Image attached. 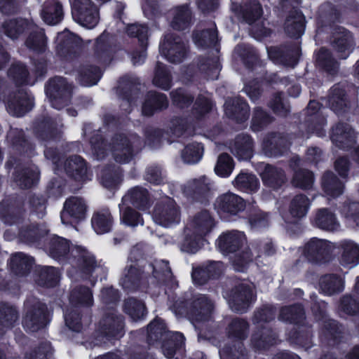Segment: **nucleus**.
<instances>
[{
    "mask_svg": "<svg viewBox=\"0 0 359 359\" xmlns=\"http://www.w3.org/2000/svg\"><path fill=\"white\" fill-rule=\"evenodd\" d=\"M90 142L93 153L98 160L104 158L109 149L114 159L119 163L130 161L135 153L142 146V141L138 136L134 134L127 136L123 133L116 134L107 144L104 142L100 130L95 132L90 137Z\"/></svg>",
    "mask_w": 359,
    "mask_h": 359,
    "instance_id": "f257e3e1",
    "label": "nucleus"
},
{
    "mask_svg": "<svg viewBox=\"0 0 359 359\" xmlns=\"http://www.w3.org/2000/svg\"><path fill=\"white\" fill-rule=\"evenodd\" d=\"M25 313L22 325L29 332H36L48 324V309L45 304L36 298L28 299L25 304Z\"/></svg>",
    "mask_w": 359,
    "mask_h": 359,
    "instance_id": "f03ea898",
    "label": "nucleus"
},
{
    "mask_svg": "<svg viewBox=\"0 0 359 359\" xmlns=\"http://www.w3.org/2000/svg\"><path fill=\"white\" fill-rule=\"evenodd\" d=\"M155 223L164 227H171L180 222V208L170 197H163L156 202L152 212Z\"/></svg>",
    "mask_w": 359,
    "mask_h": 359,
    "instance_id": "7ed1b4c3",
    "label": "nucleus"
},
{
    "mask_svg": "<svg viewBox=\"0 0 359 359\" xmlns=\"http://www.w3.org/2000/svg\"><path fill=\"white\" fill-rule=\"evenodd\" d=\"M74 20L88 29L94 28L100 20L97 7L91 0H69Z\"/></svg>",
    "mask_w": 359,
    "mask_h": 359,
    "instance_id": "20e7f679",
    "label": "nucleus"
},
{
    "mask_svg": "<svg viewBox=\"0 0 359 359\" xmlns=\"http://www.w3.org/2000/svg\"><path fill=\"white\" fill-rule=\"evenodd\" d=\"M72 86L65 79L56 76L50 79L46 93L53 107L60 109L67 105L72 97Z\"/></svg>",
    "mask_w": 359,
    "mask_h": 359,
    "instance_id": "39448f33",
    "label": "nucleus"
},
{
    "mask_svg": "<svg viewBox=\"0 0 359 359\" xmlns=\"http://www.w3.org/2000/svg\"><path fill=\"white\" fill-rule=\"evenodd\" d=\"M256 299L255 286L250 283H241L234 287L229 297L231 309L237 313H245Z\"/></svg>",
    "mask_w": 359,
    "mask_h": 359,
    "instance_id": "423d86ee",
    "label": "nucleus"
},
{
    "mask_svg": "<svg viewBox=\"0 0 359 359\" xmlns=\"http://www.w3.org/2000/svg\"><path fill=\"white\" fill-rule=\"evenodd\" d=\"M334 248V244L327 240L313 238L305 245L304 254L311 262L324 264L331 260Z\"/></svg>",
    "mask_w": 359,
    "mask_h": 359,
    "instance_id": "0eeeda50",
    "label": "nucleus"
},
{
    "mask_svg": "<svg viewBox=\"0 0 359 359\" xmlns=\"http://www.w3.org/2000/svg\"><path fill=\"white\" fill-rule=\"evenodd\" d=\"M252 249L254 252L246 248L236 255L232 261L236 271H243L246 265L252 262L254 257H260L262 254L270 256L275 252L272 243L269 241L255 242L252 244Z\"/></svg>",
    "mask_w": 359,
    "mask_h": 359,
    "instance_id": "6e6552de",
    "label": "nucleus"
},
{
    "mask_svg": "<svg viewBox=\"0 0 359 359\" xmlns=\"http://www.w3.org/2000/svg\"><path fill=\"white\" fill-rule=\"evenodd\" d=\"M161 54L172 63H180L187 55V46L178 36L168 34L160 46Z\"/></svg>",
    "mask_w": 359,
    "mask_h": 359,
    "instance_id": "1a4fd4ad",
    "label": "nucleus"
},
{
    "mask_svg": "<svg viewBox=\"0 0 359 359\" xmlns=\"http://www.w3.org/2000/svg\"><path fill=\"white\" fill-rule=\"evenodd\" d=\"M87 210L88 205L83 198L71 196L64 203L60 213L61 221L64 224L78 223L86 218Z\"/></svg>",
    "mask_w": 359,
    "mask_h": 359,
    "instance_id": "9d476101",
    "label": "nucleus"
},
{
    "mask_svg": "<svg viewBox=\"0 0 359 359\" xmlns=\"http://www.w3.org/2000/svg\"><path fill=\"white\" fill-rule=\"evenodd\" d=\"M230 9L249 25L255 22L263 15L262 6L257 0H244L242 4L231 0Z\"/></svg>",
    "mask_w": 359,
    "mask_h": 359,
    "instance_id": "9b49d317",
    "label": "nucleus"
},
{
    "mask_svg": "<svg viewBox=\"0 0 359 359\" xmlns=\"http://www.w3.org/2000/svg\"><path fill=\"white\" fill-rule=\"evenodd\" d=\"M213 310L212 302L205 295L198 294L194 297L188 315L192 321L204 322L211 318Z\"/></svg>",
    "mask_w": 359,
    "mask_h": 359,
    "instance_id": "f8f14e48",
    "label": "nucleus"
},
{
    "mask_svg": "<svg viewBox=\"0 0 359 359\" xmlns=\"http://www.w3.org/2000/svg\"><path fill=\"white\" fill-rule=\"evenodd\" d=\"M246 237L243 232L230 231L223 233L217 240V246L224 254L237 252L246 243Z\"/></svg>",
    "mask_w": 359,
    "mask_h": 359,
    "instance_id": "ddd939ff",
    "label": "nucleus"
},
{
    "mask_svg": "<svg viewBox=\"0 0 359 359\" xmlns=\"http://www.w3.org/2000/svg\"><path fill=\"white\" fill-rule=\"evenodd\" d=\"M269 57L275 62L294 67L298 61L300 50L297 46L271 47L268 49Z\"/></svg>",
    "mask_w": 359,
    "mask_h": 359,
    "instance_id": "4468645a",
    "label": "nucleus"
},
{
    "mask_svg": "<svg viewBox=\"0 0 359 359\" xmlns=\"http://www.w3.org/2000/svg\"><path fill=\"white\" fill-rule=\"evenodd\" d=\"M100 326L102 334L108 339L119 338L123 328V318L112 308L100 321Z\"/></svg>",
    "mask_w": 359,
    "mask_h": 359,
    "instance_id": "2eb2a0df",
    "label": "nucleus"
},
{
    "mask_svg": "<svg viewBox=\"0 0 359 359\" xmlns=\"http://www.w3.org/2000/svg\"><path fill=\"white\" fill-rule=\"evenodd\" d=\"M332 46L340 59H346L353 50L354 41L350 32L343 27L337 28L333 33Z\"/></svg>",
    "mask_w": 359,
    "mask_h": 359,
    "instance_id": "dca6fc26",
    "label": "nucleus"
},
{
    "mask_svg": "<svg viewBox=\"0 0 359 359\" xmlns=\"http://www.w3.org/2000/svg\"><path fill=\"white\" fill-rule=\"evenodd\" d=\"M148 273L137 265H130L124 269L120 283L126 290H135L145 282Z\"/></svg>",
    "mask_w": 359,
    "mask_h": 359,
    "instance_id": "f3484780",
    "label": "nucleus"
},
{
    "mask_svg": "<svg viewBox=\"0 0 359 359\" xmlns=\"http://www.w3.org/2000/svg\"><path fill=\"white\" fill-rule=\"evenodd\" d=\"M320 109V105L318 102L310 101L306 111V121L310 132L316 133L318 137H323L325 134L324 126L326 124V119L319 112Z\"/></svg>",
    "mask_w": 359,
    "mask_h": 359,
    "instance_id": "a211bd4d",
    "label": "nucleus"
},
{
    "mask_svg": "<svg viewBox=\"0 0 359 359\" xmlns=\"http://www.w3.org/2000/svg\"><path fill=\"white\" fill-rule=\"evenodd\" d=\"M126 32L130 36L138 38L140 42V50L133 52L132 55L133 65H140L144 61L147 57L146 46L148 28L144 25L133 24L128 26Z\"/></svg>",
    "mask_w": 359,
    "mask_h": 359,
    "instance_id": "6ab92c4d",
    "label": "nucleus"
},
{
    "mask_svg": "<svg viewBox=\"0 0 359 359\" xmlns=\"http://www.w3.org/2000/svg\"><path fill=\"white\" fill-rule=\"evenodd\" d=\"M33 100L27 92L20 90L11 95L8 100L7 109L13 116H21L31 110Z\"/></svg>",
    "mask_w": 359,
    "mask_h": 359,
    "instance_id": "aec40b11",
    "label": "nucleus"
},
{
    "mask_svg": "<svg viewBox=\"0 0 359 359\" xmlns=\"http://www.w3.org/2000/svg\"><path fill=\"white\" fill-rule=\"evenodd\" d=\"M215 226V219L207 210L197 212L186 226L187 229L203 238Z\"/></svg>",
    "mask_w": 359,
    "mask_h": 359,
    "instance_id": "412c9836",
    "label": "nucleus"
},
{
    "mask_svg": "<svg viewBox=\"0 0 359 359\" xmlns=\"http://www.w3.org/2000/svg\"><path fill=\"white\" fill-rule=\"evenodd\" d=\"M229 149L231 153L238 159L248 160L253 155L254 142L250 135L240 134L230 144Z\"/></svg>",
    "mask_w": 359,
    "mask_h": 359,
    "instance_id": "4be33fe9",
    "label": "nucleus"
},
{
    "mask_svg": "<svg viewBox=\"0 0 359 359\" xmlns=\"http://www.w3.org/2000/svg\"><path fill=\"white\" fill-rule=\"evenodd\" d=\"M210 190V180L205 175L191 179L182 187L183 193L186 196L196 200L206 196Z\"/></svg>",
    "mask_w": 359,
    "mask_h": 359,
    "instance_id": "5701e85b",
    "label": "nucleus"
},
{
    "mask_svg": "<svg viewBox=\"0 0 359 359\" xmlns=\"http://www.w3.org/2000/svg\"><path fill=\"white\" fill-rule=\"evenodd\" d=\"M215 206L224 212L236 215L245 209V203L241 196L228 192L217 198Z\"/></svg>",
    "mask_w": 359,
    "mask_h": 359,
    "instance_id": "b1692460",
    "label": "nucleus"
},
{
    "mask_svg": "<svg viewBox=\"0 0 359 359\" xmlns=\"http://www.w3.org/2000/svg\"><path fill=\"white\" fill-rule=\"evenodd\" d=\"M341 250L340 263L349 269L359 264V245L351 240L345 239L339 243Z\"/></svg>",
    "mask_w": 359,
    "mask_h": 359,
    "instance_id": "393cba45",
    "label": "nucleus"
},
{
    "mask_svg": "<svg viewBox=\"0 0 359 359\" xmlns=\"http://www.w3.org/2000/svg\"><path fill=\"white\" fill-rule=\"evenodd\" d=\"M71 253L79 272L88 275L97 267L94 256L86 249L81 247H74Z\"/></svg>",
    "mask_w": 359,
    "mask_h": 359,
    "instance_id": "a878e982",
    "label": "nucleus"
},
{
    "mask_svg": "<svg viewBox=\"0 0 359 359\" xmlns=\"http://www.w3.org/2000/svg\"><path fill=\"white\" fill-rule=\"evenodd\" d=\"M327 102L329 107L338 115L347 112L351 108V102L345 90L339 85H335L331 88Z\"/></svg>",
    "mask_w": 359,
    "mask_h": 359,
    "instance_id": "bb28decb",
    "label": "nucleus"
},
{
    "mask_svg": "<svg viewBox=\"0 0 359 359\" xmlns=\"http://www.w3.org/2000/svg\"><path fill=\"white\" fill-rule=\"evenodd\" d=\"M225 114L237 122H243L249 117V107L240 97L229 98L224 104Z\"/></svg>",
    "mask_w": 359,
    "mask_h": 359,
    "instance_id": "cd10ccee",
    "label": "nucleus"
},
{
    "mask_svg": "<svg viewBox=\"0 0 359 359\" xmlns=\"http://www.w3.org/2000/svg\"><path fill=\"white\" fill-rule=\"evenodd\" d=\"M355 132L347 123H339L333 128L332 141L339 148L346 149L355 142Z\"/></svg>",
    "mask_w": 359,
    "mask_h": 359,
    "instance_id": "c85d7f7f",
    "label": "nucleus"
},
{
    "mask_svg": "<svg viewBox=\"0 0 359 359\" xmlns=\"http://www.w3.org/2000/svg\"><path fill=\"white\" fill-rule=\"evenodd\" d=\"M313 222L315 226L327 231H335L340 227L336 215L325 208L317 210Z\"/></svg>",
    "mask_w": 359,
    "mask_h": 359,
    "instance_id": "c756f323",
    "label": "nucleus"
},
{
    "mask_svg": "<svg viewBox=\"0 0 359 359\" xmlns=\"http://www.w3.org/2000/svg\"><path fill=\"white\" fill-rule=\"evenodd\" d=\"M260 176L264 184L273 189L279 188L286 181L285 172L269 164L264 165Z\"/></svg>",
    "mask_w": 359,
    "mask_h": 359,
    "instance_id": "7c9ffc66",
    "label": "nucleus"
},
{
    "mask_svg": "<svg viewBox=\"0 0 359 359\" xmlns=\"http://www.w3.org/2000/svg\"><path fill=\"white\" fill-rule=\"evenodd\" d=\"M288 146L287 140L280 134H269L263 140V150L269 156L281 155Z\"/></svg>",
    "mask_w": 359,
    "mask_h": 359,
    "instance_id": "2f4dec72",
    "label": "nucleus"
},
{
    "mask_svg": "<svg viewBox=\"0 0 359 359\" xmlns=\"http://www.w3.org/2000/svg\"><path fill=\"white\" fill-rule=\"evenodd\" d=\"M129 204L141 210L147 209L149 206V198L147 189L136 187L129 190L122 198V205Z\"/></svg>",
    "mask_w": 359,
    "mask_h": 359,
    "instance_id": "473e14b6",
    "label": "nucleus"
},
{
    "mask_svg": "<svg viewBox=\"0 0 359 359\" xmlns=\"http://www.w3.org/2000/svg\"><path fill=\"white\" fill-rule=\"evenodd\" d=\"M168 100L166 95L156 91H149L142 105V114L145 116H151L155 111L166 109Z\"/></svg>",
    "mask_w": 359,
    "mask_h": 359,
    "instance_id": "72a5a7b5",
    "label": "nucleus"
},
{
    "mask_svg": "<svg viewBox=\"0 0 359 359\" xmlns=\"http://www.w3.org/2000/svg\"><path fill=\"white\" fill-rule=\"evenodd\" d=\"M18 319L19 313L15 307L7 303H0V338L15 326Z\"/></svg>",
    "mask_w": 359,
    "mask_h": 359,
    "instance_id": "f704fd0d",
    "label": "nucleus"
},
{
    "mask_svg": "<svg viewBox=\"0 0 359 359\" xmlns=\"http://www.w3.org/2000/svg\"><path fill=\"white\" fill-rule=\"evenodd\" d=\"M43 20L48 25H56L63 18L62 5L58 0H47L41 13Z\"/></svg>",
    "mask_w": 359,
    "mask_h": 359,
    "instance_id": "c9c22d12",
    "label": "nucleus"
},
{
    "mask_svg": "<svg viewBox=\"0 0 359 359\" xmlns=\"http://www.w3.org/2000/svg\"><path fill=\"white\" fill-rule=\"evenodd\" d=\"M29 36L25 41L26 46L37 53H43L46 49V38L43 30L34 23H31Z\"/></svg>",
    "mask_w": 359,
    "mask_h": 359,
    "instance_id": "e433bc0d",
    "label": "nucleus"
},
{
    "mask_svg": "<svg viewBox=\"0 0 359 359\" xmlns=\"http://www.w3.org/2000/svg\"><path fill=\"white\" fill-rule=\"evenodd\" d=\"M284 29L290 37L299 38L304 31V20L302 14L298 10H292L287 15Z\"/></svg>",
    "mask_w": 359,
    "mask_h": 359,
    "instance_id": "4c0bfd02",
    "label": "nucleus"
},
{
    "mask_svg": "<svg viewBox=\"0 0 359 359\" xmlns=\"http://www.w3.org/2000/svg\"><path fill=\"white\" fill-rule=\"evenodd\" d=\"M252 344L257 349H266L278 341L276 334L268 327H262L252 336Z\"/></svg>",
    "mask_w": 359,
    "mask_h": 359,
    "instance_id": "58836bf2",
    "label": "nucleus"
},
{
    "mask_svg": "<svg viewBox=\"0 0 359 359\" xmlns=\"http://www.w3.org/2000/svg\"><path fill=\"white\" fill-rule=\"evenodd\" d=\"M69 302L72 307H90L93 304V293L88 287L77 285L70 292Z\"/></svg>",
    "mask_w": 359,
    "mask_h": 359,
    "instance_id": "ea45409f",
    "label": "nucleus"
},
{
    "mask_svg": "<svg viewBox=\"0 0 359 359\" xmlns=\"http://www.w3.org/2000/svg\"><path fill=\"white\" fill-rule=\"evenodd\" d=\"M93 229L98 234L107 233L111 230L113 217L109 209L102 208L95 211L91 219Z\"/></svg>",
    "mask_w": 359,
    "mask_h": 359,
    "instance_id": "a19ab883",
    "label": "nucleus"
},
{
    "mask_svg": "<svg viewBox=\"0 0 359 359\" xmlns=\"http://www.w3.org/2000/svg\"><path fill=\"white\" fill-rule=\"evenodd\" d=\"M31 23L26 19L14 18L6 21L2 28L4 34L11 39L15 40L18 39L25 31L29 29Z\"/></svg>",
    "mask_w": 359,
    "mask_h": 359,
    "instance_id": "79ce46f5",
    "label": "nucleus"
},
{
    "mask_svg": "<svg viewBox=\"0 0 359 359\" xmlns=\"http://www.w3.org/2000/svg\"><path fill=\"white\" fill-rule=\"evenodd\" d=\"M64 168L67 174L76 180H83L87 173L85 161L79 156H69L65 162Z\"/></svg>",
    "mask_w": 359,
    "mask_h": 359,
    "instance_id": "37998d69",
    "label": "nucleus"
},
{
    "mask_svg": "<svg viewBox=\"0 0 359 359\" xmlns=\"http://www.w3.org/2000/svg\"><path fill=\"white\" fill-rule=\"evenodd\" d=\"M321 184L323 191L330 197H338L344 192V184L330 171L325 172L323 175Z\"/></svg>",
    "mask_w": 359,
    "mask_h": 359,
    "instance_id": "c03bdc74",
    "label": "nucleus"
},
{
    "mask_svg": "<svg viewBox=\"0 0 359 359\" xmlns=\"http://www.w3.org/2000/svg\"><path fill=\"white\" fill-rule=\"evenodd\" d=\"M320 291L327 295L341 292L344 289V280L335 274L322 276L319 281Z\"/></svg>",
    "mask_w": 359,
    "mask_h": 359,
    "instance_id": "a18cd8bd",
    "label": "nucleus"
},
{
    "mask_svg": "<svg viewBox=\"0 0 359 359\" xmlns=\"http://www.w3.org/2000/svg\"><path fill=\"white\" fill-rule=\"evenodd\" d=\"M310 205V200L306 196L298 194L292 198L289 212L292 218L299 219L306 215Z\"/></svg>",
    "mask_w": 359,
    "mask_h": 359,
    "instance_id": "49530a36",
    "label": "nucleus"
},
{
    "mask_svg": "<svg viewBox=\"0 0 359 359\" xmlns=\"http://www.w3.org/2000/svg\"><path fill=\"white\" fill-rule=\"evenodd\" d=\"M170 26L176 30L187 29L191 22V12L187 6H182L173 8L171 11Z\"/></svg>",
    "mask_w": 359,
    "mask_h": 359,
    "instance_id": "de8ad7c7",
    "label": "nucleus"
},
{
    "mask_svg": "<svg viewBox=\"0 0 359 359\" xmlns=\"http://www.w3.org/2000/svg\"><path fill=\"white\" fill-rule=\"evenodd\" d=\"M33 264V259L22 252H17L11 258L10 266L18 276L27 274Z\"/></svg>",
    "mask_w": 359,
    "mask_h": 359,
    "instance_id": "09e8293b",
    "label": "nucleus"
},
{
    "mask_svg": "<svg viewBox=\"0 0 359 359\" xmlns=\"http://www.w3.org/2000/svg\"><path fill=\"white\" fill-rule=\"evenodd\" d=\"M237 189L246 192H255L259 187L258 178L253 174L241 172L233 181Z\"/></svg>",
    "mask_w": 359,
    "mask_h": 359,
    "instance_id": "8fccbe9b",
    "label": "nucleus"
},
{
    "mask_svg": "<svg viewBox=\"0 0 359 359\" xmlns=\"http://www.w3.org/2000/svg\"><path fill=\"white\" fill-rule=\"evenodd\" d=\"M172 80L170 70L165 65L158 62L152 80L153 84L162 90H168L172 86Z\"/></svg>",
    "mask_w": 359,
    "mask_h": 359,
    "instance_id": "3c124183",
    "label": "nucleus"
},
{
    "mask_svg": "<svg viewBox=\"0 0 359 359\" xmlns=\"http://www.w3.org/2000/svg\"><path fill=\"white\" fill-rule=\"evenodd\" d=\"M36 282L39 285L54 287L59 281V273L52 266H41L37 270Z\"/></svg>",
    "mask_w": 359,
    "mask_h": 359,
    "instance_id": "603ef678",
    "label": "nucleus"
},
{
    "mask_svg": "<svg viewBox=\"0 0 359 359\" xmlns=\"http://www.w3.org/2000/svg\"><path fill=\"white\" fill-rule=\"evenodd\" d=\"M184 336L179 332L170 333L163 339L162 352L168 358L173 357L177 350L184 345Z\"/></svg>",
    "mask_w": 359,
    "mask_h": 359,
    "instance_id": "864d4df0",
    "label": "nucleus"
},
{
    "mask_svg": "<svg viewBox=\"0 0 359 359\" xmlns=\"http://www.w3.org/2000/svg\"><path fill=\"white\" fill-rule=\"evenodd\" d=\"M198 70L210 79H217L220 70L217 56L200 57L198 62Z\"/></svg>",
    "mask_w": 359,
    "mask_h": 359,
    "instance_id": "5fc2aeb1",
    "label": "nucleus"
},
{
    "mask_svg": "<svg viewBox=\"0 0 359 359\" xmlns=\"http://www.w3.org/2000/svg\"><path fill=\"white\" fill-rule=\"evenodd\" d=\"M39 179L37 168L32 167L18 171L14 177L17 185L22 189L32 187Z\"/></svg>",
    "mask_w": 359,
    "mask_h": 359,
    "instance_id": "6e6d98bb",
    "label": "nucleus"
},
{
    "mask_svg": "<svg viewBox=\"0 0 359 359\" xmlns=\"http://www.w3.org/2000/svg\"><path fill=\"white\" fill-rule=\"evenodd\" d=\"M249 324L242 318H234L229 323L227 328V333L230 338L241 341L246 339L248 335Z\"/></svg>",
    "mask_w": 359,
    "mask_h": 359,
    "instance_id": "4d7b16f0",
    "label": "nucleus"
},
{
    "mask_svg": "<svg viewBox=\"0 0 359 359\" xmlns=\"http://www.w3.org/2000/svg\"><path fill=\"white\" fill-rule=\"evenodd\" d=\"M101 77L99 67L89 65L82 66L79 70V81L84 86L96 84Z\"/></svg>",
    "mask_w": 359,
    "mask_h": 359,
    "instance_id": "13d9d810",
    "label": "nucleus"
},
{
    "mask_svg": "<svg viewBox=\"0 0 359 359\" xmlns=\"http://www.w3.org/2000/svg\"><path fill=\"white\" fill-rule=\"evenodd\" d=\"M203 241L201 236H198V235L185 228L184 238L180 243V249L187 253H196L201 248Z\"/></svg>",
    "mask_w": 359,
    "mask_h": 359,
    "instance_id": "bf43d9fd",
    "label": "nucleus"
},
{
    "mask_svg": "<svg viewBox=\"0 0 359 359\" xmlns=\"http://www.w3.org/2000/svg\"><path fill=\"white\" fill-rule=\"evenodd\" d=\"M108 36L104 33L97 40L95 50V57L101 63H108L112 57V49L107 43Z\"/></svg>",
    "mask_w": 359,
    "mask_h": 359,
    "instance_id": "052dcab7",
    "label": "nucleus"
},
{
    "mask_svg": "<svg viewBox=\"0 0 359 359\" xmlns=\"http://www.w3.org/2000/svg\"><path fill=\"white\" fill-rule=\"evenodd\" d=\"M124 309L134 321L143 319L147 313L145 304L135 298H130L126 301Z\"/></svg>",
    "mask_w": 359,
    "mask_h": 359,
    "instance_id": "680f3d73",
    "label": "nucleus"
},
{
    "mask_svg": "<svg viewBox=\"0 0 359 359\" xmlns=\"http://www.w3.org/2000/svg\"><path fill=\"white\" fill-rule=\"evenodd\" d=\"M8 141L17 150L28 152L32 149V145L25 140L24 133L18 128H11L7 135Z\"/></svg>",
    "mask_w": 359,
    "mask_h": 359,
    "instance_id": "e2e57ef3",
    "label": "nucleus"
},
{
    "mask_svg": "<svg viewBox=\"0 0 359 359\" xmlns=\"http://www.w3.org/2000/svg\"><path fill=\"white\" fill-rule=\"evenodd\" d=\"M194 41L198 47L206 48L216 46L217 43V33L215 27L203 30L194 34Z\"/></svg>",
    "mask_w": 359,
    "mask_h": 359,
    "instance_id": "0e129e2a",
    "label": "nucleus"
},
{
    "mask_svg": "<svg viewBox=\"0 0 359 359\" xmlns=\"http://www.w3.org/2000/svg\"><path fill=\"white\" fill-rule=\"evenodd\" d=\"M317 65L330 74H334L338 69L337 62L332 57L330 52L322 48L316 55Z\"/></svg>",
    "mask_w": 359,
    "mask_h": 359,
    "instance_id": "69168bd1",
    "label": "nucleus"
},
{
    "mask_svg": "<svg viewBox=\"0 0 359 359\" xmlns=\"http://www.w3.org/2000/svg\"><path fill=\"white\" fill-rule=\"evenodd\" d=\"M49 252L54 259H59L65 257L69 252V241L62 237H53L50 243Z\"/></svg>",
    "mask_w": 359,
    "mask_h": 359,
    "instance_id": "338daca9",
    "label": "nucleus"
},
{
    "mask_svg": "<svg viewBox=\"0 0 359 359\" xmlns=\"http://www.w3.org/2000/svg\"><path fill=\"white\" fill-rule=\"evenodd\" d=\"M221 359H247V354L241 341L232 346H225L219 351Z\"/></svg>",
    "mask_w": 359,
    "mask_h": 359,
    "instance_id": "774afa93",
    "label": "nucleus"
}]
</instances>
